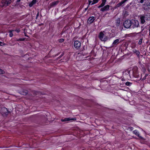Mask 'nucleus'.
<instances>
[{
    "label": "nucleus",
    "instance_id": "obj_9",
    "mask_svg": "<svg viewBox=\"0 0 150 150\" xmlns=\"http://www.w3.org/2000/svg\"><path fill=\"white\" fill-rule=\"evenodd\" d=\"M59 1H57L52 2L50 4V8H51L56 6L59 4Z\"/></svg>",
    "mask_w": 150,
    "mask_h": 150
},
{
    "label": "nucleus",
    "instance_id": "obj_4",
    "mask_svg": "<svg viewBox=\"0 0 150 150\" xmlns=\"http://www.w3.org/2000/svg\"><path fill=\"white\" fill-rule=\"evenodd\" d=\"M98 37L100 39L103 41L105 42L107 40L108 37L106 36H105L103 32H101L99 34Z\"/></svg>",
    "mask_w": 150,
    "mask_h": 150
},
{
    "label": "nucleus",
    "instance_id": "obj_21",
    "mask_svg": "<svg viewBox=\"0 0 150 150\" xmlns=\"http://www.w3.org/2000/svg\"><path fill=\"white\" fill-rule=\"evenodd\" d=\"M102 2L100 5L102 7H103L105 4L106 0H102Z\"/></svg>",
    "mask_w": 150,
    "mask_h": 150
},
{
    "label": "nucleus",
    "instance_id": "obj_2",
    "mask_svg": "<svg viewBox=\"0 0 150 150\" xmlns=\"http://www.w3.org/2000/svg\"><path fill=\"white\" fill-rule=\"evenodd\" d=\"M138 69V68L136 66L134 67L132 69V76L136 78H138L139 77Z\"/></svg>",
    "mask_w": 150,
    "mask_h": 150
},
{
    "label": "nucleus",
    "instance_id": "obj_15",
    "mask_svg": "<svg viewBox=\"0 0 150 150\" xmlns=\"http://www.w3.org/2000/svg\"><path fill=\"white\" fill-rule=\"evenodd\" d=\"M120 18H117L116 21V25L117 27H118L120 23Z\"/></svg>",
    "mask_w": 150,
    "mask_h": 150
},
{
    "label": "nucleus",
    "instance_id": "obj_24",
    "mask_svg": "<svg viewBox=\"0 0 150 150\" xmlns=\"http://www.w3.org/2000/svg\"><path fill=\"white\" fill-rule=\"evenodd\" d=\"M132 83L129 81L125 83L126 86H129L132 84Z\"/></svg>",
    "mask_w": 150,
    "mask_h": 150
},
{
    "label": "nucleus",
    "instance_id": "obj_35",
    "mask_svg": "<svg viewBox=\"0 0 150 150\" xmlns=\"http://www.w3.org/2000/svg\"><path fill=\"white\" fill-rule=\"evenodd\" d=\"M146 76H145L143 78V79H142V80H145L146 79Z\"/></svg>",
    "mask_w": 150,
    "mask_h": 150
},
{
    "label": "nucleus",
    "instance_id": "obj_28",
    "mask_svg": "<svg viewBox=\"0 0 150 150\" xmlns=\"http://www.w3.org/2000/svg\"><path fill=\"white\" fill-rule=\"evenodd\" d=\"M6 1V2H7V3L8 5L10 4L11 3V0H5Z\"/></svg>",
    "mask_w": 150,
    "mask_h": 150
},
{
    "label": "nucleus",
    "instance_id": "obj_43",
    "mask_svg": "<svg viewBox=\"0 0 150 150\" xmlns=\"http://www.w3.org/2000/svg\"><path fill=\"white\" fill-rule=\"evenodd\" d=\"M43 25V23H40V24H39V26H41V25Z\"/></svg>",
    "mask_w": 150,
    "mask_h": 150
},
{
    "label": "nucleus",
    "instance_id": "obj_32",
    "mask_svg": "<svg viewBox=\"0 0 150 150\" xmlns=\"http://www.w3.org/2000/svg\"><path fill=\"white\" fill-rule=\"evenodd\" d=\"M24 38H20L19 39L17 40V41H24Z\"/></svg>",
    "mask_w": 150,
    "mask_h": 150
},
{
    "label": "nucleus",
    "instance_id": "obj_41",
    "mask_svg": "<svg viewBox=\"0 0 150 150\" xmlns=\"http://www.w3.org/2000/svg\"><path fill=\"white\" fill-rule=\"evenodd\" d=\"M20 1H21V0H17V2H20Z\"/></svg>",
    "mask_w": 150,
    "mask_h": 150
},
{
    "label": "nucleus",
    "instance_id": "obj_13",
    "mask_svg": "<svg viewBox=\"0 0 150 150\" xmlns=\"http://www.w3.org/2000/svg\"><path fill=\"white\" fill-rule=\"evenodd\" d=\"M95 20L93 16L90 17L88 20L87 22L90 24L93 23Z\"/></svg>",
    "mask_w": 150,
    "mask_h": 150
},
{
    "label": "nucleus",
    "instance_id": "obj_3",
    "mask_svg": "<svg viewBox=\"0 0 150 150\" xmlns=\"http://www.w3.org/2000/svg\"><path fill=\"white\" fill-rule=\"evenodd\" d=\"M132 25L131 26L133 28H138L139 26V23L137 20L132 19L131 20Z\"/></svg>",
    "mask_w": 150,
    "mask_h": 150
},
{
    "label": "nucleus",
    "instance_id": "obj_12",
    "mask_svg": "<svg viewBox=\"0 0 150 150\" xmlns=\"http://www.w3.org/2000/svg\"><path fill=\"white\" fill-rule=\"evenodd\" d=\"M75 118H65L64 119H62L61 120L62 122H66L72 120H76Z\"/></svg>",
    "mask_w": 150,
    "mask_h": 150
},
{
    "label": "nucleus",
    "instance_id": "obj_25",
    "mask_svg": "<svg viewBox=\"0 0 150 150\" xmlns=\"http://www.w3.org/2000/svg\"><path fill=\"white\" fill-rule=\"evenodd\" d=\"M64 41V39L63 38H61L58 40V41L60 43H62Z\"/></svg>",
    "mask_w": 150,
    "mask_h": 150
},
{
    "label": "nucleus",
    "instance_id": "obj_39",
    "mask_svg": "<svg viewBox=\"0 0 150 150\" xmlns=\"http://www.w3.org/2000/svg\"><path fill=\"white\" fill-rule=\"evenodd\" d=\"M129 128L131 130H132L133 129V128L132 127H129Z\"/></svg>",
    "mask_w": 150,
    "mask_h": 150
},
{
    "label": "nucleus",
    "instance_id": "obj_22",
    "mask_svg": "<svg viewBox=\"0 0 150 150\" xmlns=\"http://www.w3.org/2000/svg\"><path fill=\"white\" fill-rule=\"evenodd\" d=\"M14 30H10L9 31V35L10 37H11L13 36V34L12 32H14Z\"/></svg>",
    "mask_w": 150,
    "mask_h": 150
},
{
    "label": "nucleus",
    "instance_id": "obj_10",
    "mask_svg": "<svg viewBox=\"0 0 150 150\" xmlns=\"http://www.w3.org/2000/svg\"><path fill=\"white\" fill-rule=\"evenodd\" d=\"M1 4L0 5V6L2 8L4 7H6L8 5V4L7 3L5 0H2Z\"/></svg>",
    "mask_w": 150,
    "mask_h": 150
},
{
    "label": "nucleus",
    "instance_id": "obj_17",
    "mask_svg": "<svg viewBox=\"0 0 150 150\" xmlns=\"http://www.w3.org/2000/svg\"><path fill=\"white\" fill-rule=\"evenodd\" d=\"M36 0H33L30 3L29 6L30 7H32L33 5L36 3Z\"/></svg>",
    "mask_w": 150,
    "mask_h": 150
},
{
    "label": "nucleus",
    "instance_id": "obj_6",
    "mask_svg": "<svg viewBox=\"0 0 150 150\" xmlns=\"http://www.w3.org/2000/svg\"><path fill=\"white\" fill-rule=\"evenodd\" d=\"M9 112L8 109L5 107H3L1 109V113L4 116H7Z\"/></svg>",
    "mask_w": 150,
    "mask_h": 150
},
{
    "label": "nucleus",
    "instance_id": "obj_40",
    "mask_svg": "<svg viewBox=\"0 0 150 150\" xmlns=\"http://www.w3.org/2000/svg\"><path fill=\"white\" fill-rule=\"evenodd\" d=\"M141 28H142L143 27H141ZM144 28H143V29L142 28V30H141V32H142L143 31V30H144Z\"/></svg>",
    "mask_w": 150,
    "mask_h": 150
},
{
    "label": "nucleus",
    "instance_id": "obj_50",
    "mask_svg": "<svg viewBox=\"0 0 150 150\" xmlns=\"http://www.w3.org/2000/svg\"><path fill=\"white\" fill-rule=\"evenodd\" d=\"M144 10H146V9H145V8H144Z\"/></svg>",
    "mask_w": 150,
    "mask_h": 150
},
{
    "label": "nucleus",
    "instance_id": "obj_31",
    "mask_svg": "<svg viewBox=\"0 0 150 150\" xmlns=\"http://www.w3.org/2000/svg\"><path fill=\"white\" fill-rule=\"evenodd\" d=\"M14 30V31H16L18 33L20 31V30L19 29H16V30Z\"/></svg>",
    "mask_w": 150,
    "mask_h": 150
},
{
    "label": "nucleus",
    "instance_id": "obj_46",
    "mask_svg": "<svg viewBox=\"0 0 150 150\" xmlns=\"http://www.w3.org/2000/svg\"><path fill=\"white\" fill-rule=\"evenodd\" d=\"M148 76V74H146L145 75V76H146V77L147 76Z\"/></svg>",
    "mask_w": 150,
    "mask_h": 150
},
{
    "label": "nucleus",
    "instance_id": "obj_49",
    "mask_svg": "<svg viewBox=\"0 0 150 150\" xmlns=\"http://www.w3.org/2000/svg\"><path fill=\"white\" fill-rule=\"evenodd\" d=\"M35 94H36V95L37 94L36 92H35Z\"/></svg>",
    "mask_w": 150,
    "mask_h": 150
},
{
    "label": "nucleus",
    "instance_id": "obj_20",
    "mask_svg": "<svg viewBox=\"0 0 150 150\" xmlns=\"http://www.w3.org/2000/svg\"><path fill=\"white\" fill-rule=\"evenodd\" d=\"M133 133L134 134H135L136 135L138 136L139 137H141L139 136V132H138V131L137 130H135L133 131Z\"/></svg>",
    "mask_w": 150,
    "mask_h": 150
},
{
    "label": "nucleus",
    "instance_id": "obj_16",
    "mask_svg": "<svg viewBox=\"0 0 150 150\" xmlns=\"http://www.w3.org/2000/svg\"><path fill=\"white\" fill-rule=\"evenodd\" d=\"M119 42V39H117L115 40L112 43V46H114L115 45H117L118 44Z\"/></svg>",
    "mask_w": 150,
    "mask_h": 150
},
{
    "label": "nucleus",
    "instance_id": "obj_23",
    "mask_svg": "<svg viewBox=\"0 0 150 150\" xmlns=\"http://www.w3.org/2000/svg\"><path fill=\"white\" fill-rule=\"evenodd\" d=\"M99 0H93V3L91 4V5H93L94 4L97 3L98 2Z\"/></svg>",
    "mask_w": 150,
    "mask_h": 150
},
{
    "label": "nucleus",
    "instance_id": "obj_8",
    "mask_svg": "<svg viewBox=\"0 0 150 150\" xmlns=\"http://www.w3.org/2000/svg\"><path fill=\"white\" fill-rule=\"evenodd\" d=\"M110 6L109 5H107L104 7H102L100 10V11L102 12L107 11L109 10Z\"/></svg>",
    "mask_w": 150,
    "mask_h": 150
},
{
    "label": "nucleus",
    "instance_id": "obj_44",
    "mask_svg": "<svg viewBox=\"0 0 150 150\" xmlns=\"http://www.w3.org/2000/svg\"><path fill=\"white\" fill-rule=\"evenodd\" d=\"M149 35L150 36V27L149 29Z\"/></svg>",
    "mask_w": 150,
    "mask_h": 150
},
{
    "label": "nucleus",
    "instance_id": "obj_5",
    "mask_svg": "<svg viewBox=\"0 0 150 150\" xmlns=\"http://www.w3.org/2000/svg\"><path fill=\"white\" fill-rule=\"evenodd\" d=\"M131 25V20H125L123 23L124 27L127 28H129Z\"/></svg>",
    "mask_w": 150,
    "mask_h": 150
},
{
    "label": "nucleus",
    "instance_id": "obj_27",
    "mask_svg": "<svg viewBox=\"0 0 150 150\" xmlns=\"http://www.w3.org/2000/svg\"><path fill=\"white\" fill-rule=\"evenodd\" d=\"M142 40H143L142 39H141L139 40L138 43V44L139 45H140L142 44Z\"/></svg>",
    "mask_w": 150,
    "mask_h": 150
},
{
    "label": "nucleus",
    "instance_id": "obj_1",
    "mask_svg": "<svg viewBox=\"0 0 150 150\" xmlns=\"http://www.w3.org/2000/svg\"><path fill=\"white\" fill-rule=\"evenodd\" d=\"M149 18H150V13H147L144 14L140 16L141 23L142 24H144L145 22V20H149Z\"/></svg>",
    "mask_w": 150,
    "mask_h": 150
},
{
    "label": "nucleus",
    "instance_id": "obj_47",
    "mask_svg": "<svg viewBox=\"0 0 150 150\" xmlns=\"http://www.w3.org/2000/svg\"><path fill=\"white\" fill-rule=\"evenodd\" d=\"M141 79V78L139 79H138V81H139Z\"/></svg>",
    "mask_w": 150,
    "mask_h": 150
},
{
    "label": "nucleus",
    "instance_id": "obj_7",
    "mask_svg": "<svg viewBox=\"0 0 150 150\" xmlns=\"http://www.w3.org/2000/svg\"><path fill=\"white\" fill-rule=\"evenodd\" d=\"M81 45V42L78 40L75 41L74 44V46L75 48L77 49H79Z\"/></svg>",
    "mask_w": 150,
    "mask_h": 150
},
{
    "label": "nucleus",
    "instance_id": "obj_42",
    "mask_svg": "<svg viewBox=\"0 0 150 150\" xmlns=\"http://www.w3.org/2000/svg\"><path fill=\"white\" fill-rule=\"evenodd\" d=\"M88 7H87L85 9V11H86L88 9Z\"/></svg>",
    "mask_w": 150,
    "mask_h": 150
},
{
    "label": "nucleus",
    "instance_id": "obj_29",
    "mask_svg": "<svg viewBox=\"0 0 150 150\" xmlns=\"http://www.w3.org/2000/svg\"><path fill=\"white\" fill-rule=\"evenodd\" d=\"M6 45V44L4 43L3 42H0V46H3V45Z\"/></svg>",
    "mask_w": 150,
    "mask_h": 150
},
{
    "label": "nucleus",
    "instance_id": "obj_36",
    "mask_svg": "<svg viewBox=\"0 0 150 150\" xmlns=\"http://www.w3.org/2000/svg\"><path fill=\"white\" fill-rule=\"evenodd\" d=\"M88 2H89V5L91 4V3L92 2V1H91L89 0Z\"/></svg>",
    "mask_w": 150,
    "mask_h": 150
},
{
    "label": "nucleus",
    "instance_id": "obj_38",
    "mask_svg": "<svg viewBox=\"0 0 150 150\" xmlns=\"http://www.w3.org/2000/svg\"><path fill=\"white\" fill-rule=\"evenodd\" d=\"M64 54V53L62 54L61 55L59 56V58H61L62 56H63Z\"/></svg>",
    "mask_w": 150,
    "mask_h": 150
},
{
    "label": "nucleus",
    "instance_id": "obj_48",
    "mask_svg": "<svg viewBox=\"0 0 150 150\" xmlns=\"http://www.w3.org/2000/svg\"><path fill=\"white\" fill-rule=\"evenodd\" d=\"M147 70H148V71H149V68H147Z\"/></svg>",
    "mask_w": 150,
    "mask_h": 150
},
{
    "label": "nucleus",
    "instance_id": "obj_45",
    "mask_svg": "<svg viewBox=\"0 0 150 150\" xmlns=\"http://www.w3.org/2000/svg\"><path fill=\"white\" fill-rule=\"evenodd\" d=\"M33 13H34V14L35 15V11H33Z\"/></svg>",
    "mask_w": 150,
    "mask_h": 150
},
{
    "label": "nucleus",
    "instance_id": "obj_11",
    "mask_svg": "<svg viewBox=\"0 0 150 150\" xmlns=\"http://www.w3.org/2000/svg\"><path fill=\"white\" fill-rule=\"evenodd\" d=\"M128 0H122L121 2L118 3L116 6V8H118L122 5Z\"/></svg>",
    "mask_w": 150,
    "mask_h": 150
},
{
    "label": "nucleus",
    "instance_id": "obj_14",
    "mask_svg": "<svg viewBox=\"0 0 150 150\" xmlns=\"http://www.w3.org/2000/svg\"><path fill=\"white\" fill-rule=\"evenodd\" d=\"M130 71H125L124 73L123 74V75L124 76L126 77H127L128 76H129L130 77Z\"/></svg>",
    "mask_w": 150,
    "mask_h": 150
},
{
    "label": "nucleus",
    "instance_id": "obj_19",
    "mask_svg": "<svg viewBox=\"0 0 150 150\" xmlns=\"http://www.w3.org/2000/svg\"><path fill=\"white\" fill-rule=\"evenodd\" d=\"M133 51V52L134 53L136 54L138 56H139L140 53L138 50H137L135 49H134V50Z\"/></svg>",
    "mask_w": 150,
    "mask_h": 150
},
{
    "label": "nucleus",
    "instance_id": "obj_26",
    "mask_svg": "<svg viewBox=\"0 0 150 150\" xmlns=\"http://www.w3.org/2000/svg\"><path fill=\"white\" fill-rule=\"evenodd\" d=\"M5 73V71L0 68V75Z\"/></svg>",
    "mask_w": 150,
    "mask_h": 150
},
{
    "label": "nucleus",
    "instance_id": "obj_33",
    "mask_svg": "<svg viewBox=\"0 0 150 150\" xmlns=\"http://www.w3.org/2000/svg\"><path fill=\"white\" fill-rule=\"evenodd\" d=\"M139 3H142L144 1V0H138Z\"/></svg>",
    "mask_w": 150,
    "mask_h": 150
},
{
    "label": "nucleus",
    "instance_id": "obj_37",
    "mask_svg": "<svg viewBox=\"0 0 150 150\" xmlns=\"http://www.w3.org/2000/svg\"><path fill=\"white\" fill-rule=\"evenodd\" d=\"M98 8H100L102 7V6L100 5L99 6H98Z\"/></svg>",
    "mask_w": 150,
    "mask_h": 150
},
{
    "label": "nucleus",
    "instance_id": "obj_18",
    "mask_svg": "<svg viewBox=\"0 0 150 150\" xmlns=\"http://www.w3.org/2000/svg\"><path fill=\"white\" fill-rule=\"evenodd\" d=\"M21 94L23 95H26L28 94V91L26 90H23L21 91Z\"/></svg>",
    "mask_w": 150,
    "mask_h": 150
},
{
    "label": "nucleus",
    "instance_id": "obj_34",
    "mask_svg": "<svg viewBox=\"0 0 150 150\" xmlns=\"http://www.w3.org/2000/svg\"><path fill=\"white\" fill-rule=\"evenodd\" d=\"M142 68L143 69V71L145 72L146 71L144 67V68H143V67H142Z\"/></svg>",
    "mask_w": 150,
    "mask_h": 150
},
{
    "label": "nucleus",
    "instance_id": "obj_30",
    "mask_svg": "<svg viewBox=\"0 0 150 150\" xmlns=\"http://www.w3.org/2000/svg\"><path fill=\"white\" fill-rule=\"evenodd\" d=\"M39 15V11H38L36 17V19H38V17Z\"/></svg>",
    "mask_w": 150,
    "mask_h": 150
}]
</instances>
